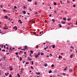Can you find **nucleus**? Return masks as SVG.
Here are the masks:
<instances>
[{
	"label": "nucleus",
	"mask_w": 77,
	"mask_h": 77,
	"mask_svg": "<svg viewBox=\"0 0 77 77\" xmlns=\"http://www.w3.org/2000/svg\"><path fill=\"white\" fill-rule=\"evenodd\" d=\"M13 29H15L16 30H17V27L16 26H15L14 27H13Z\"/></svg>",
	"instance_id": "1"
},
{
	"label": "nucleus",
	"mask_w": 77,
	"mask_h": 77,
	"mask_svg": "<svg viewBox=\"0 0 77 77\" xmlns=\"http://www.w3.org/2000/svg\"><path fill=\"white\" fill-rule=\"evenodd\" d=\"M28 60H29V61H31V60H32V59L30 58H29V57H28Z\"/></svg>",
	"instance_id": "2"
},
{
	"label": "nucleus",
	"mask_w": 77,
	"mask_h": 77,
	"mask_svg": "<svg viewBox=\"0 0 77 77\" xmlns=\"http://www.w3.org/2000/svg\"><path fill=\"white\" fill-rule=\"evenodd\" d=\"M9 68H11L10 69V71H12V70H13V68H12V67L9 66Z\"/></svg>",
	"instance_id": "3"
},
{
	"label": "nucleus",
	"mask_w": 77,
	"mask_h": 77,
	"mask_svg": "<svg viewBox=\"0 0 77 77\" xmlns=\"http://www.w3.org/2000/svg\"><path fill=\"white\" fill-rule=\"evenodd\" d=\"M22 12L23 13L24 15L26 14V11H22Z\"/></svg>",
	"instance_id": "4"
},
{
	"label": "nucleus",
	"mask_w": 77,
	"mask_h": 77,
	"mask_svg": "<svg viewBox=\"0 0 77 77\" xmlns=\"http://www.w3.org/2000/svg\"><path fill=\"white\" fill-rule=\"evenodd\" d=\"M35 58H37V57H38L39 56L37 54V55H35Z\"/></svg>",
	"instance_id": "5"
},
{
	"label": "nucleus",
	"mask_w": 77,
	"mask_h": 77,
	"mask_svg": "<svg viewBox=\"0 0 77 77\" xmlns=\"http://www.w3.org/2000/svg\"><path fill=\"white\" fill-rule=\"evenodd\" d=\"M24 48H25V49H27V48H28L27 46L26 45H25L24 47Z\"/></svg>",
	"instance_id": "6"
},
{
	"label": "nucleus",
	"mask_w": 77,
	"mask_h": 77,
	"mask_svg": "<svg viewBox=\"0 0 77 77\" xmlns=\"http://www.w3.org/2000/svg\"><path fill=\"white\" fill-rule=\"evenodd\" d=\"M4 18H6V19H8V16H5L4 17Z\"/></svg>",
	"instance_id": "7"
},
{
	"label": "nucleus",
	"mask_w": 77,
	"mask_h": 77,
	"mask_svg": "<svg viewBox=\"0 0 77 77\" xmlns=\"http://www.w3.org/2000/svg\"><path fill=\"white\" fill-rule=\"evenodd\" d=\"M48 66V65L46 63H45V66L46 67V66Z\"/></svg>",
	"instance_id": "8"
},
{
	"label": "nucleus",
	"mask_w": 77,
	"mask_h": 77,
	"mask_svg": "<svg viewBox=\"0 0 77 77\" xmlns=\"http://www.w3.org/2000/svg\"><path fill=\"white\" fill-rule=\"evenodd\" d=\"M72 56H73V54L71 55L70 56V58H72Z\"/></svg>",
	"instance_id": "9"
},
{
	"label": "nucleus",
	"mask_w": 77,
	"mask_h": 77,
	"mask_svg": "<svg viewBox=\"0 0 77 77\" xmlns=\"http://www.w3.org/2000/svg\"><path fill=\"white\" fill-rule=\"evenodd\" d=\"M30 53L31 54H33V51L32 50L30 51Z\"/></svg>",
	"instance_id": "10"
},
{
	"label": "nucleus",
	"mask_w": 77,
	"mask_h": 77,
	"mask_svg": "<svg viewBox=\"0 0 77 77\" xmlns=\"http://www.w3.org/2000/svg\"><path fill=\"white\" fill-rule=\"evenodd\" d=\"M54 5H55V6H56V5H57V4L56 3V2H54Z\"/></svg>",
	"instance_id": "11"
},
{
	"label": "nucleus",
	"mask_w": 77,
	"mask_h": 77,
	"mask_svg": "<svg viewBox=\"0 0 77 77\" xmlns=\"http://www.w3.org/2000/svg\"><path fill=\"white\" fill-rule=\"evenodd\" d=\"M69 72H72V69H70L69 70Z\"/></svg>",
	"instance_id": "12"
},
{
	"label": "nucleus",
	"mask_w": 77,
	"mask_h": 77,
	"mask_svg": "<svg viewBox=\"0 0 77 77\" xmlns=\"http://www.w3.org/2000/svg\"><path fill=\"white\" fill-rule=\"evenodd\" d=\"M10 48V49L9 50H10V53H11V51H12V48Z\"/></svg>",
	"instance_id": "13"
},
{
	"label": "nucleus",
	"mask_w": 77,
	"mask_h": 77,
	"mask_svg": "<svg viewBox=\"0 0 77 77\" xmlns=\"http://www.w3.org/2000/svg\"><path fill=\"white\" fill-rule=\"evenodd\" d=\"M17 77H20V74H19V73L17 74Z\"/></svg>",
	"instance_id": "14"
},
{
	"label": "nucleus",
	"mask_w": 77,
	"mask_h": 77,
	"mask_svg": "<svg viewBox=\"0 0 77 77\" xmlns=\"http://www.w3.org/2000/svg\"><path fill=\"white\" fill-rule=\"evenodd\" d=\"M36 74L37 75H39V74H40V72H38V73L36 72Z\"/></svg>",
	"instance_id": "15"
},
{
	"label": "nucleus",
	"mask_w": 77,
	"mask_h": 77,
	"mask_svg": "<svg viewBox=\"0 0 77 77\" xmlns=\"http://www.w3.org/2000/svg\"><path fill=\"white\" fill-rule=\"evenodd\" d=\"M67 2L68 3H70V2H69V0H67Z\"/></svg>",
	"instance_id": "16"
},
{
	"label": "nucleus",
	"mask_w": 77,
	"mask_h": 77,
	"mask_svg": "<svg viewBox=\"0 0 77 77\" xmlns=\"http://www.w3.org/2000/svg\"><path fill=\"white\" fill-rule=\"evenodd\" d=\"M60 57L62 58V56H60V55H59V59H60Z\"/></svg>",
	"instance_id": "17"
},
{
	"label": "nucleus",
	"mask_w": 77,
	"mask_h": 77,
	"mask_svg": "<svg viewBox=\"0 0 77 77\" xmlns=\"http://www.w3.org/2000/svg\"><path fill=\"white\" fill-rule=\"evenodd\" d=\"M60 27H62V25L60 24H59Z\"/></svg>",
	"instance_id": "18"
},
{
	"label": "nucleus",
	"mask_w": 77,
	"mask_h": 77,
	"mask_svg": "<svg viewBox=\"0 0 77 77\" xmlns=\"http://www.w3.org/2000/svg\"><path fill=\"white\" fill-rule=\"evenodd\" d=\"M71 20V19L69 18H68V19H67V20L68 21H69V20Z\"/></svg>",
	"instance_id": "19"
},
{
	"label": "nucleus",
	"mask_w": 77,
	"mask_h": 77,
	"mask_svg": "<svg viewBox=\"0 0 77 77\" xmlns=\"http://www.w3.org/2000/svg\"><path fill=\"white\" fill-rule=\"evenodd\" d=\"M62 23H63V24H65V23H66V22H62Z\"/></svg>",
	"instance_id": "20"
},
{
	"label": "nucleus",
	"mask_w": 77,
	"mask_h": 77,
	"mask_svg": "<svg viewBox=\"0 0 77 77\" xmlns=\"http://www.w3.org/2000/svg\"><path fill=\"white\" fill-rule=\"evenodd\" d=\"M26 64L27 65H28V64H29V63L28 62L27 63V62H26Z\"/></svg>",
	"instance_id": "21"
},
{
	"label": "nucleus",
	"mask_w": 77,
	"mask_h": 77,
	"mask_svg": "<svg viewBox=\"0 0 77 77\" xmlns=\"http://www.w3.org/2000/svg\"><path fill=\"white\" fill-rule=\"evenodd\" d=\"M37 55L38 56H39V55H40V52H38V53L37 54Z\"/></svg>",
	"instance_id": "22"
},
{
	"label": "nucleus",
	"mask_w": 77,
	"mask_h": 77,
	"mask_svg": "<svg viewBox=\"0 0 77 77\" xmlns=\"http://www.w3.org/2000/svg\"><path fill=\"white\" fill-rule=\"evenodd\" d=\"M54 13H55V14H56V13H57V11H56V10H55L54 11Z\"/></svg>",
	"instance_id": "23"
},
{
	"label": "nucleus",
	"mask_w": 77,
	"mask_h": 77,
	"mask_svg": "<svg viewBox=\"0 0 77 77\" xmlns=\"http://www.w3.org/2000/svg\"><path fill=\"white\" fill-rule=\"evenodd\" d=\"M76 6H75V5H73V7H74V8H75V7H76Z\"/></svg>",
	"instance_id": "24"
},
{
	"label": "nucleus",
	"mask_w": 77,
	"mask_h": 77,
	"mask_svg": "<svg viewBox=\"0 0 77 77\" xmlns=\"http://www.w3.org/2000/svg\"><path fill=\"white\" fill-rule=\"evenodd\" d=\"M54 64H52L51 66V67H54Z\"/></svg>",
	"instance_id": "25"
},
{
	"label": "nucleus",
	"mask_w": 77,
	"mask_h": 77,
	"mask_svg": "<svg viewBox=\"0 0 77 77\" xmlns=\"http://www.w3.org/2000/svg\"><path fill=\"white\" fill-rule=\"evenodd\" d=\"M31 69H33V67H32V66H31Z\"/></svg>",
	"instance_id": "26"
},
{
	"label": "nucleus",
	"mask_w": 77,
	"mask_h": 77,
	"mask_svg": "<svg viewBox=\"0 0 77 77\" xmlns=\"http://www.w3.org/2000/svg\"><path fill=\"white\" fill-rule=\"evenodd\" d=\"M16 55H18V53L17 52H16Z\"/></svg>",
	"instance_id": "27"
},
{
	"label": "nucleus",
	"mask_w": 77,
	"mask_h": 77,
	"mask_svg": "<svg viewBox=\"0 0 77 77\" xmlns=\"http://www.w3.org/2000/svg\"><path fill=\"white\" fill-rule=\"evenodd\" d=\"M52 21H54L53 22H54V21H55L54 19H52Z\"/></svg>",
	"instance_id": "28"
},
{
	"label": "nucleus",
	"mask_w": 77,
	"mask_h": 77,
	"mask_svg": "<svg viewBox=\"0 0 77 77\" xmlns=\"http://www.w3.org/2000/svg\"><path fill=\"white\" fill-rule=\"evenodd\" d=\"M54 47H55V45H54L53 47V48H54Z\"/></svg>",
	"instance_id": "29"
},
{
	"label": "nucleus",
	"mask_w": 77,
	"mask_h": 77,
	"mask_svg": "<svg viewBox=\"0 0 77 77\" xmlns=\"http://www.w3.org/2000/svg\"><path fill=\"white\" fill-rule=\"evenodd\" d=\"M57 69L55 70V72H57Z\"/></svg>",
	"instance_id": "30"
},
{
	"label": "nucleus",
	"mask_w": 77,
	"mask_h": 77,
	"mask_svg": "<svg viewBox=\"0 0 77 77\" xmlns=\"http://www.w3.org/2000/svg\"><path fill=\"white\" fill-rule=\"evenodd\" d=\"M20 61L22 60V58H21V57H20Z\"/></svg>",
	"instance_id": "31"
},
{
	"label": "nucleus",
	"mask_w": 77,
	"mask_h": 77,
	"mask_svg": "<svg viewBox=\"0 0 77 77\" xmlns=\"http://www.w3.org/2000/svg\"><path fill=\"white\" fill-rule=\"evenodd\" d=\"M41 55H44V53H41Z\"/></svg>",
	"instance_id": "32"
},
{
	"label": "nucleus",
	"mask_w": 77,
	"mask_h": 77,
	"mask_svg": "<svg viewBox=\"0 0 77 77\" xmlns=\"http://www.w3.org/2000/svg\"><path fill=\"white\" fill-rule=\"evenodd\" d=\"M63 20H66V18H63Z\"/></svg>",
	"instance_id": "33"
},
{
	"label": "nucleus",
	"mask_w": 77,
	"mask_h": 77,
	"mask_svg": "<svg viewBox=\"0 0 77 77\" xmlns=\"http://www.w3.org/2000/svg\"><path fill=\"white\" fill-rule=\"evenodd\" d=\"M0 6H1V8H3V5H0Z\"/></svg>",
	"instance_id": "34"
},
{
	"label": "nucleus",
	"mask_w": 77,
	"mask_h": 77,
	"mask_svg": "<svg viewBox=\"0 0 77 77\" xmlns=\"http://www.w3.org/2000/svg\"><path fill=\"white\" fill-rule=\"evenodd\" d=\"M52 71L51 70H50L49 72V73H50L51 72H52Z\"/></svg>",
	"instance_id": "35"
},
{
	"label": "nucleus",
	"mask_w": 77,
	"mask_h": 77,
	"mask_svg": "<svg viewBox=\"0 0 77 77\" xmlns=\"http://www.w3.org/2000/svg\"><path fill=\"white\" fill-rule=\"evenodd\" d=\"M8 20H10V21H11V19L10 18H8Z\"/></svg>",
	"instance_id": "36"
},
{
	"label": "nucleus",
	"mask_w": 77,
	"mask_h": 77,
	"mask_svg": "<svg viewBox=\"0 0 77 77\" xmlns=\"http://www.w3.org/2000/svg\"><path fill=\"white\" fill-rule=\"evenodd\" d=\"M21 50H24V51H25V49L24 48H23V49H22Z\"/></svg>",
	"instance_id": "37"
},
{
	"label": "nucleus",
	"mask_w": 77,
	"mask_h": 77,
	"mask_svg": "<svg viewBox=\"0 0 77 77\" xmlns=\"http://www.w3.org/2000/svg\"><path fill=\"white\" fill-rule=\"evenodd\" d=\"M9 77H12V75H11V74H10V76Z\"/></svg>",
	"instance_id": "38"
},
{
	"label": "nucleus",
	"mask_w": 77,
	"mask_h": 77,
	"mask_svg": "<svg viewBox=\"0 0 77 77\" xmlns=\"http://www.w3.org/2000/svg\"><path fill=\"white\" fill-rule=\"evenodd\" d=\"M4 47L5 48H6V45H4Z\"/></svg>",
	"instance_id": "39"
},
{
	"label": "nucleus",
	"mask_w": 77,
	"mask_h": 77,
	"mask_svg": "<svg viewBox=\"0 0 77 77\" xmlns=\"http://www.w3.org/2000/svg\"><path fill=\"white\" fill-rule=\"evenodd\" d=\"M71 48H72L73 49H74V47H73L71 46Z\"/></svg>",
	"instance_id": "40"
},
{
	"label": "nucleus",
	"mask_w": 77,
	"mask_h": 77,
	"mask_svg": "<svg viewBox=\"0 0 77 77\" xmlns=\"http://www.w3.org/2000/svg\"><path fill=\"white\" fill-rule=\"evenodd\" d=\"M2 51H5V50H2Z\"/></svg>",
	"instance_id": "41"
},
{
	"label": "nucleus",
	"mask_w": 77,
	"mask_h": 77,
	"mask_svg": "<svg viewBox=\"0 0 77 77\" xmlns=\"http://www.w3.org/2000/svg\"><path fill=\"white\" fill-rule=\"evenodd\" d=\"M14 8H15V9H17V6H14Z\"/></svg>",
	"instance_id": "42"
},
{
	"label": "nucleus",
	"mask_w": 77,
	"mask_h": 77,
	"mask_svg": "<svg viewBox=\"0 0 77 77\" xmlns=\"http://www.w3.org/2000/svg\"><path fill=\"white\" fill-rule=\"evenodd\" d=\"M5 75L6 76H7V75H8L7 74H6V73H5Z\"/></svg>",
	"instance_id": "43"
},
{
	"label": "nucleus",
	"mask_w": 77,
	"mask_h": 77,
	"mask_svg": "<svg viewBox=\"0 0 77 77\" xmlns=\"http://www.w3.org/2000/svg\"><path fill=\"white\" fill-rule=\"evenodd\" d=\"M64 70L65 71H66V70L67 69H66V68H65V69H64Z\"/></svg>",
	"instance_id": "44"
},
{
	"label": "nucleus",
	"mask_w": 77,
	"mask_h": 77,
	"mask_svg": "<svg viewBox=\"0 0 77 77\" xmlns=\"http://www.w3.org/2000/svg\"><path fill=\"white\" fill-rule=\"evenodd\" d=\"M38 46H39V45H37V46H36V47H37V48H38Z\"/></svg>",
	"instance_id": "45"
},
{
	"label": "nucleus",
	"mask_w": 77,
	"mask_h": 77,
	"mask_svg": "<svg viewBox=\"0 0 77 77\" xmlns=\"http://www.w3.org/2000/svg\"><path fill=\"white\" fill-rule=\"evenodd\" d=\"M46 56L47 57H50V56L47 55Z\"/></svg>",
	"instance_id": "46"
},
{
	"label": "nucleus",
	"mask_w": 77,
	"mask_h": 77,
	"mask_svg": "<svg viewBox=\"0 0 77 77\" xmlns=\"http://www.w3.org/2000/svg\"><path fill=\"white\" fill-rule=\"evenodd\" d=\"M25 62H26L25 61H24L23 62V63H24Z\"/></svg>",
	"instance_id": "47"
},
{
	"label": "nucleus",
	"mask_w": 77,
	"mask_h": 77,
	"mask_svg": "<svg viewBox=\"0 0 77 77\" xmlns=\"http://www.w3.org/2000/svg\"><path fill=\"white\" fill-rule=\"evenodd\" d=\"M24 54H26V52H24Z\"/></svg>",
	"instance_id": "48"
},
{
	"label": "nucleus",
	"mask_w": 77,
	"mask_h": 77,
	"mask_svg": "<svg viewBox=\"0 0 77 77\" xmlns=\"http://www.w3.org/2000/svg\"><path fill=\"white\" fill-rule=\"evenodd\" d=\"M31 0H28V2H31Z\"/></svg>",
	"instance_id": "49"
},
{
	"label": "nucleus",
	"mask_w": 77,
	"mask_h": 77,
	"mask_svg": "<svg viewBox=\"0 0 77 77\" xmlns=\"http://www.w3.org/2000/svg\"><path fill=\"white\" fill-rule=\"evenodd\" d=\"M44 49L45 50H47V48H44Z\"/></svg>",
	"instance_id": "50"
},
{
	"label": "nucleus",
	"mask_w": 77,
	"mask_h": 77,
	"mask_svg": "<svg viewBox=\"0 0 77 77\" xmlns=\"http://www.w3.org/2000/svg\"><path fill=\"white\" fill-rule=\"evenodd\" d=\"M20 72L21 73H23V71H20Z\"/></svg>",
	"instance_id": "51"
},
{
	"label": "nucleus",
	"mask_w": 77,
	"mask_h": 77,
	"mask_svg": "<svg viewBox=\"0 0 77 77\" xmlns=\"http://www.w3.org/2000/svg\"><path fill=\"white\" fill-rule=\"evenodd\" d=\"M4 29H5V30H6V28H5V27H4Z\"/></svg>",
	"instance_id": "52"
},
{
	"label": "nucleus",
	"mask_w": 77,
	"mask_h": 77,
	"mask_svg": "<svg viewBox=\"0 0 77 77\" xmlns=\"http://www.w3.org/2000/svg\"><path fill=\"white\" fill-rule=\"evenodd\" d=\"M57 75V76H58V77H59V76H60V75Z\"/></svg>",
	"instance_id": "53"
},
{
	"label": "nucleus",
	"mask_w": 77,
	"mask_h": 77,
	"mask_svg": "<svg viewBox=\"0 0 77 77\" xmlns=\"http://www.w3.org/2000/svg\"><path fill=\"white\" fill-rule=\"evenodd\" d=\"M51 15H51V14H50V15H49V16H50V17H51Z\"/></svg>",
	"instance_id": "54"
},
{
	"label": "nucleus",
	"mask_w": 77,
	"mask_h": 77,
	"mask_svg": "<svg viewBox=\"0 0 77 77\" xmlns=\"http://www.w3.org/2000/svg\"><path fill=\"white\" fill-rule=\"evenodd\" d=\"M29 11H32V9H29Z\"/></svg>",
	"instance_id": "55"
},
{
	"label": "nucleus",
	"mask_w": 77,
	"mask_h": 77,
	"mask_svg": "<svg viewBox=\"0 0 77 77\" xmlns=\"http://www.w3.org/2000/svg\"><path fill=\"white\" fill-rule=\"evenodd\" d=\"M35 14H38V13L37 12L35 13Z\"/></svg>",
	"instance_id": "56"
},
{
	"label": "nucleus",
	"mask_w": 77,
	"mask_h": 77,
	"mask_svg": "<svg viewBox=\"0 0 77 77\" xmlns=\"http://www.w3.org/2000/svg\"><path fill=\"white\" fill-rule=\"evenodd\" d=\"M20 23H21V24H22V22H21V21H20Z\"/></svg>",
	"instance_id": "57"
},
{
	"label": "nucleus",
	"mask_w": 77,
	"mask_h": 77,
	"mask_svg": "<svg viewBox=\"0 0 77 77\" xmlns=\"http://www.w3.org/2000/svg\"><path fill=\"white\" fill-rule=\"evenodd\" d=\"M47 20H45V22H47Z\"/></svg>",
	"instance_id": "58"
},
{
	"label": "nucleus",
	"mask_w": 77,
	"mask_h": 77,
	"mask_svg": "<svg viewBox=\"0 0 77 77\" xmlns=\"http://www.w3.org/2000/svg\"><path fill=\"white\" fill-rule=\"evenodd\" d=\"M20 53H23V52L21 51H20Z\"/></svg>",
	"instance_id": "59"
},
{
	"label": "nucleus",
	"mask_w": 77,
	"mask_h": 77,
	"mask_svg": "<svg viewBox=\"0 0 77 77\" xmlns=\"http://www.w3.org/2000/svg\"><path fill=\"white\" fill-rule=\"evenodd\" d=\"M63 75H65V73H63Z\"/></svg>",
	"instance_id": "60"
},
{
	"label": "nucleus",
	"mask_w": 77,
	"mask_h": 77,
	"mask_svg": "<svg viewBox=\"0 0 77 77\" xmlns=\"http://www.w3.org/2000/svg\"><path fill=\"white\" fill-rule=\"evenodd\" d=\"M35 5H37V3L36 2L35 3Z\"/></svg>",
	"instance_id": "61"
},
{
	"label": "nucleus",
	"mask_w": 77,
	"mask_h": 77,
	"mask_svg": "<svg viewBox=\"0 0 77 77\" xmlns=\"http://www.w3.org/2000/svg\"><path fill=\"white\" fill-rule=\"evenodd\" d=\"M7 49H8V47H6Z\"/></svg>",
	"instance_id": "62"
},
{
	"label": "nucleus",
	"mask_w": 77,
	"mask_h": 77,
	"mask_svg": "<svg viewBox=\"0 0 77 77\" xmlns=\"http://www.w3.org/2000/svg\"><path fill=\"white\" fill-rule=\"evenodd\" d=\"M76 25H77V20L76 21Z\"/></svg>",
	"instance_id": "63"
},
{
	"label": "nucleus",
	"mask_w": 77,
	"mask_h": 77,
	"mask_svg": "<svg viewBox=\"0 0 77 77\" xmlns=\"http://www.w3.org/2000/svg\"><path fill=\"white\" fill-rule=\"evenodd\" d=\"M50 77H52V76H50Z\"/></svg>",
	"instance_id": "64"
}]
</instances>
